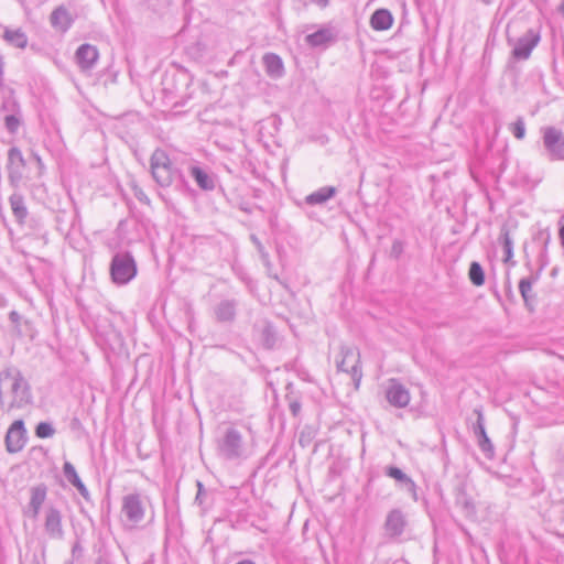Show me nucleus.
<instances>
[{"mask_svg":"<svg viewBox=\"0 0 564 564\" xmlns=\"http://www.w3.org/2000/svg\"><path fill=\"white\" fill-rule=\"evenodd\" d=\"M32 403L31 387L22 372L12 366L0 371V410L10 413Z\"/></svg>","mask_w":564,"mask_h":564,"instance_id":"obj_1","label":"nucleus"},{"mask_svg":"<svg viewBox=\"0 0 564 564\" xmlns=\"http://www.w3.org/2000/svg\"><path fill=\"white\" fill-rule=\"evenodd\" d=\"M35 165L37 176H41L44 170L42 159L36 153L32 152L28 158H24L22 151L18 147H11L8 150V181L12 188L18 189L24 183V180L30 178L29 171Z\"/></svg>","mask_w":564,"mask_h":564,"instance_id":"obj_2","label":"nucleus"},{"mask_svg":"<svg viewBox=\"0 0 564 564\" xmlns=\"http://www.w3.org/2000/svg\"><path fill=\"white\" fill-rule=\"evenodd\" d=\"M218 456L226 460H242L249 455L242 433L236 427H227L217 440Z\"/></svg>","mask_w":564,"mask_h":564,"instance_id":"obj_3","label":"nucleus"},{"mask_svg":"<svg viewBox=\"0 0 564 564\" xmlns=\"http://www.w3.org/2000/svg\"><path fill=\"white\" fill-rule=\"evenodd\" d=\"M137 263L130 252H117L112 257L110 275L113 283L124 285L137 275Z\"/></svg>","mask_w":564,"mask_h":564,"instance_id":"obj_4","label":"nucleus"},{"mask_svg":"<svg viewBox=\"0 0 564 564\" xmlns=\"http://www.w3.org/2000/svg\"><path fill=\"white\" fill-rule=\"evenodd\" d=\"M151 173L154 181L162 187L172 184L177 172L173 169L171 160L166 152L156 149L151 155Z\"/></svg>","mask_w":564,"mask_h":564,"instance_id":"obj_5","label":"nucleus"},{"mask_svg":"<svg viewBox=\"0 0 564 564\" xmlns=\"http://www.w3.org/2000/svg\"><path fill=\"white\" fill-rule=\"evenodd\" d=\"M541 132L545 158L551 162H564V132L551 126L542 128Z\"/></svg>","mask_w":564,"mask_h":564,"instance_id":"obj_6","label":"nucleus"},{"mask_svg":"<svg viewBox=\"0 0 564 564\" xmlns=\"http://www.w3.org/2000/svg\"><path fill=\"white\" fill-rule=\"evenodd\" d=\"M337 369L350 375L355 388L358 389L361 378L360 354L356 348L343 346L340 348V359L336 361Z\"/></svg>","mask_w":564,"mask_h":564,"instance_id":"obj_7","label":"nucleus"},{"mask_svg":"<svg viewBox=\"0 0 564 564\" xmlns=\"http://www.w3.org/2000/svg\"><path fill=\"white\" fill-rule=\"evenodd\" d=\"M540 40V32L534 29H529L524 34L512 42L513 48L511 56L517 61L528 59Z\"/></svg>","mask_w":564,"mask_h":564,"instance_id":"obj_8","label":"nucleus"},{"mask_svg":"<svg viewBox=\"0 0 564 564\" xmlns=\"http://www.w3.org/2000/svg\"><path fill=\"white\" fill-rule=\"evenodd\" d=\"M408 524L409 521L405 513L400 508H393L386 516L383 522L384 534L390 540H399Z\"/></svg>","mask_w":564,"mask_h":564,"instance_id":"obj_9","label":"nucleus"},{"mask_svg":"<svg viewBox=\"0 0 564 564\" xmlns=\"http://www.w3.org/2000/svg\"><path fill=\"white\" fill-rule=\"evenodd\" d=\"M524 259H525V267L530 270L531 274L527 278H523L519 282V291L523 299L525 307H528L530 311L533 310V304L535 302V294L532 292V286L534 283H536L542 273H539L536 271L533 272L532 270V261L527 252V247L524 246Z\"/></svg>","mask_w":564,"mask_h":564,"instance_id":"obj_10","label":"nucleus"},{"mask_svg":"<svg viewBox=\"0 0 564 564\" xmlns=\"http://www.w3.org/2000/svg\"><path fill=\"white\" fill-rule=\"evenodd\" d=\"M26 430L23 420H15L7 431L6 448L9 453L20 452L26 443Z\"/></svg>","mask_w":564,"mask_h":564,"instance_id":"obj_11","label":"nucleus"},{"mask_svg":"<svg viewBox=\"0 0 564 564\" xmlns=\"http://www.w3.org/2000/svg\"><path fill=\"white\" fill-rule=\"evenodd\" d=\"M122 512L132 524H138L144 518V506L139 494H129L122 499Z\"/></svg>","mask_w":564,"mask_h":564,"instance_id":"obj_12","label":"nucleus"},{"mask_svg":"<svg viewBox=\"0 0 564 564\" xmlns=\"http://www.w3.org/2000/svg\"><path fill=\"white\" fill-rule=\"evenodd\" d=\"M551 232L547 228L539 229L532 237V242L538 248V269L536 272L542 273L550 263L549 246L551 242Z\"/></svg>","mask_w":564,"mask_h":564,"instance_id":"obj_13","label":"nucleus"},{"mask_svg":"<svg viewBox=\"0 0 564 564\" xmlns=\"http://www.w3.org/2000/svg\"><path fill=\"white\" fill-rule=\"evenodd\" d=\"M474 412L477 415V420L473 425V432L477 438L478 446L487 458H492L495 454L494 445L486 433L482 411L481 409H475Z\"/></svg>","mask_w":564,"mask_h":564,"instance_id":"obj_14","label":"nucleus"},{"mask_svg":"<svg viewBox=\"0 0 564 564\" xmlns=\"http://www.w3.org/2000/svg\"><path fill=\"white\" fill-rule=\"evenodd\" d=\"M386 399L390 405L403 409L409 405L411 397L409 390L397 379H391L386 390Z\"/></svg>","mask_w":564,"mask_h":564,"instance_id":"obj_15","label":"nucleus"},{"mask_svg":"<svg viewBox=\"0 0 564 564\" xmlns=\"http://www.w3.org/2000/svg\"><path fill=\"white\" fill-rule=\"evenodd\" d=\"M44 530L51 539L62 540L64 538L62 512L54 506H48L45 509Z\"/></svg>","mask_w":564,"mask_h":564,"instance_id":"obj_16","label":"nucleus"},{"mask_svg":"<svg viewBox=\"0 0 564 564\" xmlns=\"http://www.w3.org/2000/svg\"><path fill=\"white\" fill-rule=\"evenodd\" d=\"M75 22V17L65 6H58L50 14V23L53 29L66 33Z\"/></svg>","mask_w":564,"mask_h":564,"instance_id":"obj_17","label":"nucleus"},{"mask_svg":"<svg viewBox=\"0 0 564 564\" xmlns=\"http://www.w3.org/2000/svg\"><path fill=\"white\" fill-rule=\"evenodd\" d=\"M99 53L96 46L88 43L79 45L75 53V59L82 70L91 69L97 63Z\"/></svg>","mask_w":564,"mask_h":564,"instance_id":"obj_18","label":"nucleus"},{"mask_svg":"<svg viewBox=\"0 0 564 564\" xmlns=\"http://www.w3.org/2000/svg\"><path fill=\"white\" fill-rule=\"evenodd\" d=\"M337 39V33L333 28H322L316 32L307 34L305 41L312 47H326L334 43Z\"/></svg>","mask_w":564,"mask_h":564,"instance_id":"obj_19","label":"nucleus"},{"mask_svg":"<svg viewBox=\"0 0 564 564\" xmlns=\"http://www.w3.org/2000/svg\"><path fill=\"white\" fill-rule=\"evenodd\" d=\"M2 102L0 106V112L6 115H20L22 112L21 105L15 97V93L12 88H2Z\"/></svg>","mask_w":564,"mask_h":564,"instance_id":"obj_20","label":"nucleus"},{"mask_svg":"<svg viewBox=\"0 0 564 564\" xmlns=\"http://www.w3.org/2000/svg\"><path fill=\"white\" fill-rule=\"evenodd\" d=\"M63 474H64V477L66 478V480L78 490L80 496L85 500H88L89 499V491H88L87 487L85 486V484L79 478V476H78L74 465L70 462L66 460L64 463V465H63Z\"/></svg>","mask_w":564,"mask_h":564,"instance_id":"obj_21","label":"nucleus"},{"mask_svg":"<svg viewBox=\"0 0 564 564\" xmlns=\"http://www.w3.org/2000/svg\"><path fill=\"white\" fill-rule=\"evenodd\" d=\"M267 74L272 78H280L284 74L282 58L275 53H265L262 57Z\"/></svg>","mask_w":564,"mask_h":564,"instance_id":"obj_22","label":"nucleus"},{"mask_svg":"<svg viewBox=\"0 0 564 564\" xmlns=\"http://www.w3.org/2000/svg\"><path fill=\"white\" fill-rule=\"evenodd\" d=\"M237 302L235 300H223L215 307V315L218 322H232L236 317Z\"/></svg>","mask_w":564,"mask_h":564,"instance_id":"obj_23","label":"nucleus"},{"mask_svg":"<svg viewBox=\"0 0 564 564\" xmlns=\"http://www.w3.org/2000/svg\"><path fill=\"white\" fill-rule=\"evenodd\" d=\"M393 17L388 9H377L370 18V25L376 31H386L391 28Z\"/></svg>","mask_w":564,"mask_h":564,"instance_id":"obj_24","label":"nucleus"},{"mask_svg":"<svg viewBox=\"0 0 564 564\" xmlns=\"http://www.w3.org/2000/svg\"><path fill=\"white\" fill-rule=\"evenodd\" d=\"M10 207L15 220L19 224H23L29 215L24 197L22 194L14 192L9 197Z\"/></svg>","mask_w":564,"mask_h":564,"instance_id":"obj_25","label":"nucleus"},{"mask_svg":"<svg viewBox=\"0 0 564 564\" xmlns=\"http://www.w3.org/2000/svg\"><path fill=\"white\" fill-rule=\"evenodd\" d=\"M336 192L337 189L334 186L321 187L317 191L307 195L305 197V203L311 206L323 205L324 203L333 198L336 195Z\"/></svg>","mask_w":564,"mask_h":564,"instance_id":"obj_26","label":"nucleus"},{"mask_svg":"<svg viewBox=\"0 0 564 564\" xmlns=\"http://www.w3.org/2000/svg\"><path fill=\"white\" fill-rule=\"evenodd\" d=\"M3 40L13 47L17 48H25L28 46V36L22 29H9L6 28L3 35Z\"/></svg>","mask_w":564,"mask_h":564,"instance_id":"obj_27","label":"nucleus"},{"mask_svg":"<svg viewBox=\"0 0 564 564\" xmlns=\"http://www.w3.org/2000/svg\"><path fill=\"white\" fill-rule=\"evenodd\" d=\"M189 174L202 189L212 191L215 188L214 178L202 167L197 165L191 166Z\"/></svg>","mask_w":564,"mask_h":564,"instance_id":"obj_28","label":"nucleus"},{"mask_svg":"<svg viewBox=\"0 0 564 564\" xmlns=\"http://www.w3.org/2000/svg\"><path fill=\"white\" fill-rule=\"evenodd\" d=\"M499 240L502 246L503 253H505L503 262L507 264H510L512 267L516 265V261L512 260V258H513V240L510 236L509 230L506 227H503L501 229V235H500Z\"/></svg>","mask_w":564,"mask_h":564,"instance_id":"obj_29","label":"nucleus"},{"mask_svg":"<svg viewBox=\"0 0 564 564\" xmlns=\"http://www.w3.org/2000/svg\"><path fill=\"white\" fill-rule=\"evenodd\" d=\"M260 340L267 349H272L278 340L276 332L270 322H263L260 329Z\"/></svg>","mask_w":564,"mask_h":564,"instance_id":"obj_30","label":"nucleus"},{"mask_svg":"<svg viewBox=\"0 0 564 564\" xmlns=\"http://www.w3.org/2000/svg\"><path fill=\"white\" fill-rule=\"evenodd\" d=\"M455 503L459 507L467 516L474 514L476 508L471 499L467 496L463 487H458L455 494Z\"/></svg>","mask_w":564,"mask_h":564,"instance_id":"obj_31","label":"nucleus"},{"mask_svg":"<svg viewBox=\"0 0 564 564\" xmlns=\"http://www.w3.org/2000/svg\"><path fill=\"white\" fill-rule=\"evenodd\" d=\"M285 389H286L285 399H286V401L289 403L290 412L292 413L293 416L296 417L301 413V408H302L301 398L294 391L293 383H291V382L288 383Z\"/></svg>","mask_w":564,"mask_h":564,"instance_id":"obj_32","label":"nucleus"},{"mask_svg":"<svg viewBox=\"0 0 564 564\" xmlns=\"http://www.w3.org/2000/svg\"><path fill=\"white\" fill-rule=\"evenodd\" d=\"M468 278L475 286H481L485 283V271L481 264L473 261L469 265Z\"/></svg>","mask_w":564,"mask_h":564,"instance_id":"obj_33","label":"nucleus"},{"mask_svg":"<svg viewBox=\"0 0 564 564\" xmlns=\"http://www.w3.org/2000/svg\"><path fill=\"white\" fill-rule=\"evenodd\" d=\"M31 498L29 505L31 506H39L42 508V505L44 503L46 496H47V487L45 484H39L31 488Z\"/></svg>","mask_w":564,"mask_h":564,"instance_id":"obj_34","label":"nucleus"},{"mask_svg":"<svg viewBox=\"0 0 564 564\" xmlns=\"http://www.w3.org/2000/svg\"><path fill=\"white\" fill-rule=\"evenodd\" d=\"M3 123L6 130L10 134H15L23 123L22 112L20 115H6L3 116Z\"/></svg>","mask_w":564,"mask_h":564,"instance_id":"obj_35","label":"nucleus"},{"mask_svg":"<svg viewBox=\"0 0 564 564\" xmlns=\"http://www.w3.org/2000/svg\"><path fill=\"white\" fill-rule=\"evenodd\" d=\"M386 476L395 479L398 482L402 484L403 486L411 479L405 473H403L399 467L397 466H388L384 469Z\"/></svg>","mask_w":564,"mask_h":564,"instance_id":"obj_36","label":"nucleus"},{"mask_svg":"<svg viewBox=\"0 0 564 564\" xmlns=\"http://www.w3.org/2000/svg\"><path fill=\"white\" fill-rule=\"evenodd\" d=\"M250 240L252 241L257 251L259 252L262 263L269 268L271 265L270 256L265 250L264 246L262 245V242L260 241V239L256 235H251Z\"/></svg>","mask_w":564,"mask_h":564,"instance_id":"obj_37","label":"nucleus"},{"mask_svg":"<svg viewBox=\"0 0 564 564\" xmlns=\"http://www.w3.org/2000/svg\"><path fill=\"white\" fill-rule=\"evenodd\" d=\"M55 434V429L48 422H40L35 427V435L39 438H48Z\"/></svg>","mask_w":564,"mask_h":564,"instance_id":"obj_38","label":"nucleus"},{"mask_svg":"<svg viewBox=\"0 0 564 564\" xmlns=\"http://www.w3.org/2000/svg\"><path fill=\"white\" fill-rule=\"evenodd\" d=\"M510 131L518 140L525 137V123L522 117H519L513 123L510 124Z\"/></svg>","mask_w":564,"mask_h":564,"instance_id":"obj_39","label":"nucleus"},{"mask_svg":"<svg viewBox=\"0 0 564 564\" xmlns=\"http://www.w3.org/2000/svg\"><path fill=\"white\" fill-rule=\"evenodd\" d=\"M9 319L13 325L12 334L17 337H22L23 336V332L21 328L22 316L17 311H11L9 313Z\"/></svg>","mask_w":564,"mask_h":564,"instance_id":"obj_40","label":"nucleus"},{"mask_svg":"<svg viewBox=\"0 0 564 564\" xmlns=\"http://www.w3.org/2000/svg\"><path fill=\"white\" fill-rule=\"evenodd\" d=\"M404 251V242L402 240L395 239L392 243L390 250V257L393 259H399Z\"/></svg>","mask_w":564,"mask_h":564,"instance_id":"obj_41","label":"nucleus"},{"mask_svg":"<svg viewBox=\"0 0 564 564\" xmlns=\"http://www.w3.org/2000/svg\"><path fill=\"white\" fill-rule=\"evenodd\" d=\"M404 488L411 495V497L413 498L414 501L419 500L417 491H416L417 487L412 478L404 485Z\"/></svg>","mask_w":564,"mask_h":564,"instance_id":"obj_42","label":"nucleus"},{"mask_svg":"<svg viewBox=\"0 0 564 564\" xmlns=\"http://www.w3.org/2000/svg\"><path fill=\"white\" fill-rule=\"evenodd\" d=\"M312 433L311 432H305V431H302L301 434H300V437H299V444L302 446V447H306L311 444L312 442Z\"/></svg>","mask_w":564,"mask_h":564,"instance_id":"obj_43","label":"nucleus"},{"mask_svg":"<svg viewBox=\"0 0 564 564\" xmlns=\"http://www.w3.org/2000/svg\"><path fill=\"white\" fill-rule=\"evenodd\" d=\"M133 191H134L135 198L140 203H143V204H147V205L150 204V199H149L148 195L140 187L134 186Z\"/></svg>","mask_w":564,"mask_h":564,"instance_id":"obj_44","label":"nucleus"},{"mask_svg":"<svg viewBox=\"0 0 564 564\" xmlns=\"http://www.w3.org/2000/svg\"><path fill=\"white\" fill-rule=\"evenodd\" d=\"M206 496V489L200 481H197V494L195 497V501L199 505L204 503V497Z\"/></svg>","mask_w":564,"mask_h":564,"instance_id":"obj_45","label":"nucleus"},{"mask_svg":"<svg viewBox=\"0 0 564 564\" xmlns=\"http://www.w3.org/2000/svg\"><path fill=\"white\" fill-rule=\"evenodd\" d=\"M40 511H41V507H39V506H31V505H29V508H28L26 513H28L31 518L36 519V518H37V516H39V513H40Z\"/></svg>","mask_w":564,"mask_h":564,"instance_id":"obj_46","label":"nucleus"},{"mask_svg":"<svg viewBox=\"0 0 564 564\" xmlns=\"http://www.w3.org/2000/svg\"><path fill=\"white\" fill-rule=\"evenodd\" d=\"M311 2L317 4L321 8H325L328 6L329 0H311Z\"/></svg>","mask_w":564,"mask_h":564,"instance_id":"obj_47","label":"nucleus"},{"mask_svg":"<svg viewBox=\"0 0 564 564\" xmlns=\"http://www.w3.org/2000/svg\"><path fill=\"white\" fill-rule=\"evenodd\" d=\"M558 236H560L561 245L564 248V224L560 228Z\"/></svg>","mask_w":564,"mask_h":564,"instance_id":"obj_48","label":"nucleus"},{"mask_svg":"<svg viewBox=\"0 0 564 564\" xmlns=\"http://www.w3.org/2000/svg\"><path fill=\"white\" fill-rule=\"evenodd\" d=\"M82 551H83V547L80 546V544L78 542L75 543L73 549H72L73 555H75L77 552H82Z\"/></svg>","mask_w":564,"mask_h":564,"instance_id":"obj_49","label":"nucleus"},{"mask_svg":"<svg viewBox=\"0 0 564 564\" xmlns=\"http://www.w3.org/2000/svg\"><path fill=\"white\" fill-rule=\"evenodd\" d=\"M558 11L564 17V0H562L561 4L558 6Z\"/></svg>","mask_w":564,"mask_h":564,"instance_id":"obj_50","label":"nucleus"},{"mask_svg":"<svg viewBox=\"0 0 564 564\" xmlns=\"http://www.w3.org/2000/svg\"><path fill=\"white\" fill-rule=\"evenodd\" d=\"M236 564H256V563L253 561H251V560H242V561H240V562H238Z\"/></svg>","mask_w":564,"mask_h":564,"instance_id":"obj_51","label":"nucleus"},{"mask_svg":"<svg viewBox=\"0 0 564 564\" xmlns=\"http://www.w3.org/2000/svg\"><path fill=\"white\" fill-rule=\"evenodd\" d=\"M7 305V300L0 295V307H4Z\"/></svg>","mask_w":564,"mask_h":564,"instance_id":"obj_52","label":"nucleus"},{"mask_svg":"<svg viewBox=\"0 0 564 564\" xmlns=\"http://www.w3.org/2000/svg\"><path fill=\"white\" fill-rule=\"evenodd\" d=\"M557 275V268H553L552 271H551V276H556Z\"/></svg>","mask_w":564,"mask_h":564,"instance_id":"obj_53","label":"nucleus"},{"mask_svg":"<svg viewBox=\"0 0 564 564\" xmlns=\"http://www.w3.org/2000/svg\"><path fill=\"white\" fill-rule=\"evenodd\" d=\"M65 564H73V563H72V562H67V563H65Z\"/></svg>","mask_w":564,"mask_h":564,"instance_id":"obj_54","label":"nucleus"}]
</instances>
